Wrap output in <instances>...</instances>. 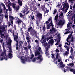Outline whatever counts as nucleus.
Masks as SVG:
<instances>
[{
	"mask_svg": "<svg viewBox=\"0 0 75 75\" xmlns=\"http://www.w3.org/2000/svg\"><path fill=\"white\" fill-rule=\"evenodd\" d=\"M57 10L55 9L54 10L53 13V14H54V15H55V13H57Z\"/></svg>",
	"mask_w": 75,
	"mask_h": 75,
	"instance_id": "79ce46f5",
	"label": "nucleus"
},
{
	"mask_svg": "<svg viewBox=\"0 0 75 75\" xmlns=\"http://www.w3.org/2000/svg\"><path fill=\"white\" fill-rule=\"evenodd\" d=\"M3 20V18H1V17L0 18V23H2V21Z\"/></svg>",
	"mask_w": 75,
	"mask_h": 75,
	"instance_id": "13d9d810",
	"label": "nucleus"
},
{
	"mask_svg": "<svg viewBox=\"0 0 75 75\" xmlns=\"http://www.w3.org/2000/svg\"><path fill=\"white\" fill-rule=\"evenodd\" d=\"M30 16L31 19V20H34V19L35 18V16H32V15H30Z\"/></svg>",
	"mask_w": 75,
	"mask_h": 75,
	"instance_id": "393cba45",
	"label": "nucleus"
},
{
	"mask_svg": "<svg viewBox=\"0 0 75 75\" xmlns=\"http://www.w3.org/2000/svg\"><path fill=\"white\" fill-rule=\"evenodd\" d=\"M59 56V54H58V53H57L56 54V59H58Z\"/></svg>",
	"mask_w": 75,
	"mask_h": 75,
	"instance_id": "ea45409f",
	"label": "nucleus"
},
{
	"mask_svg": "<svg viewBox=\"0 0 75 75\" xmlns=\"http://www.w3.org/2000/svg\"><path fill=\"white\" fill-rule=\"evenodd\" d=\"M68 68L66 69L65 68L64 69V72H66V71H67V70H68Z\"/></svg>",
	"mask_w": 75,
	"mask_h": 75,
	"instance_id": "4d7b16f0",
	"label": "nucleus"
},
{
	"mask_svg": "<svg viewBox=\"0 0 75 75\" xmlns=\"http://www.w3.org/2000/svg\"><path fill=\"white\" fill-rule=\"evenodd\" d=\"M64 47L66 49H67V50L68 51V50H69V47H68V46L65 45L64 46Z\"/></svg>",
	"mask_w": 75,
	"mask_h": 75,
	"instance_id": "c85d7f7f",
	"label": "nucleus"
},
{
	"mask_svg": "<svg viewBox=\"0 0 75 75\" xmlns=\"http://www.w3.org/2000/svg\"><path fill=\"white\" fill-rule=\"evenodd\" d=\"M49 23V21H46L45 23V24L47 25H48V23Z\"/></svg>",
	"mask_w": 75,
	"mask_h": 75,
	"instance_id": "864d4df0",
	"label": "nucleus"
},
{
	"mask_svg": "<svg viewBox=\"0 0 75 75\" xmlns=\"http://www.w3.org/2000/svg\"><path fill=\"white\" fill-rule=\"evenodd\" d=\"M69 50H68L66 51L64 53V55H66V56H68V55H69Z\"/></svg>",
	"mask_w": 75,
	"mask_h": 75,
	"instance_id": "f3484780",
	"label": "nucleus"
},
{
	"mask_svg": "<svg viewBox=\"0 0 75 75\" xmlns=\"http://www.w3.org/2000/svg\"><path fill=\"white\" fill-rule=\"evenodd\" d=\"M2 5L4 7V10H6V6H5V5L3 4V3H2Z\"/></svg>",
	"mask_w": 75,
	"mask_h": 75,
	"instance_id": "c9c22d12",
	"label": "nucleus"
},
{
	"mask_svg": "<svg viewBox=\"0 0 75 75\" xmlns=\"http://www.w3.org/2000/svg\"><path fill=\"white\" fill-rule=\"evenodd\" d=\"M49 47H50V45H48L47 47H46L45 52L49 51H48V50Z\"/></svg>",
	"mask_w": 75,
	"mask_h": 75,
	"instance_id": "b1692460",
	"label": "nucleus"
},
{
	"mask_svg": "<svg viewBox=\"0 0 75 75\" xmlns=\"http://www.w3.org/2000/svg\"><path fill=\"white\" fill-rule=\"evenodd\" d=\"M12 42V40H11V39L9 40V42L7 43V45H8V44H9V45H11V43Z\"/></svg>",
	"mask_w": 75,
	"mask_h": 75,
	"instance_id": "bb28decb",
	"label": "nucleus"
},
{
	"mask_svg": "<svg viewBox=\"0 0 75 75\" xmlns=\"http://www.w3.org/2000/svg\"><path fill=\"white\" fill-rule=\"evenodd\" d=\"M28 6L26 7L25 9V10L26 11H27L28 10Z\"/></svg>",
	"mask_w": 75,
	"mask_h": 75,
	"instance_id": "a18cd8bd",
	"label": "nucleus"
},
{
	"mask_svg": "<svg viewBox=\"0 0 75 75\" xmlns=\"http://www.w3.org/2000/svg\"><path fill=\"white\" fill-rule=\"evenodd\" d=\"M70 53H71V55H73V54H74V50L73 49V48H72V47H71L70 51Z\"/></svg>",
	"mask_w": 75,
	"mask_h": 75,
	"instance_id": "aec40b11",
	"label": "nucleus"
},
{
	"mask_svg": "<svg viewBox=\"0 0 75 75\" xmlns=\"http://www.w3.org/2000/svg\"><path fill=\"white\" fill-rule=\"evenodd\" d=\"M4 43H3V45H2V47H3V48L4 52H3L1 53V56H3V55H4V54H6V49H5V47H4Z\"/></svg>",
	"mask_w": 75,
	"mask_h": 75,
	"instance_id": "0eeeda50",
	"label": "nucleus"
},
{
	"mask_svg": "<svg viewBox=\"0 0 75 75\" xmlns=\"http://www.w3.org/2000/svg\"><path fill=\"white\" fill-rule=\"evenodd\" d=\"M5 17L6 18H8V15H7V14H6V15L5 16Z\"/></svg>",
	"mask_w": 75,
	"mask_h": 75,
	"instance_id": "e2e57ef3",
	"label": "nucleus"
},
{
	"mask_svg": "<svg viewBox=\"0 0 75 75\" xmlns=\"http://www.w3.org/2000/svg\"><path fill=\"white\" fill-rule=\"evenodd\" d=\"M46 55L48 56L49 55V51L45 52Z\"/></svg>",
	"mask_w": 75,
	"mask_h": 75,
	"instance_id": "58836bf2",
	"label": "nucleus"
},
{
	"mask_svg": "<svg viewBox=\"0 0 75 75\" xmlns=\"http://www.w3.org/2000/svg\"><path fill=\"white\" fill-rule=\"evenodd\" d=\"M43 45H44V47H47V45L48 46V45H49L48 44H47V43H45Z\"/></svg>",
	"mask_w": 75,
	"mask_h": 75,
	"instance_id": "e433bc0d",
	"label": "nucleus"
},
{
	"mask_svg": "<svg viewBox=\"0 0 75 75\" xmlns=\"http://www.w3.org/2000/svg\"><path fill=\"white\" fill-rule=\"evenodd\" d=\"M19 47H20L22 45V44H23V41H21L19 42Z\"/></svg>",
	"mask_w": 75,
	"mask_h": 75,
	"instance_id": "7c9ffc66",
	"label": "nucleus"
},
{
	"mask_svg": "<svg viewBox=\"0 0 75 75\" xmlns=\"http://www.w3.org/2000/svg\"><path fill=\"white\" fill-rule=\"evenodd\" d=\"M8 56L9 58H12L13 57V54H11V53H9L8 54Z\"/></svg>",
	"mask_w": 75,
	"mask_h": 75,
	"instance_id": "5701e85b",
	"label": "nucleus"
},
{
	"mask_svg": "<svg viewBox=\"0 0 75 75\" xmlns=\"http://www.w3.org/2000/svg\"><path fill=\"white\" fill-rule=\"evenodd\" d=\"M32 30L31 32L30 33L31 34H32V35H34L35 34H38V32H37V31L35 30H34L33 29H32Z\"/></svg>",
	"mask_w": 75,
	"mask_h": 75,
	"instance_id": "20e7f679",
	"label": "nucleus"
},
{
	"mask_svg": "<svg viewBox=\"0 0 75 75\" xmlns=\"http://www.w3.org/2000/svg\"><path fill=\"white\" fill-rule=\"evenodd\" d=\"M4 59H5V60H7V56H6V57H4Z\"/></svg>",
	"mask_w": 75,
	"mask_h": 75,
	"instance_id": "680f3d73",
	"label": "nucleus"
},
{
	"mask_svg": "<svg viewBox=\"0 0 75 75\" xmlns=\"http://www.w3.org/2000/svg\"><path fill=\"white\" fill-rule=\"evenodd\" d=\"M0 35H1V38H3V37L4 36V34L3 33H2Z\"/></svg>",
	"mask_w": 75,
	"mask_h": 75,
	"instance_id": "a19ab883",
	"label": "nucleus"
},
{
	"mask_svg": "<svg viewBox=\"0 0 75 75\" xmlns=\"http://www.w3.org/2000/svg\"><path fill=\"white\" fill-rule=\"evenodd\" d=\"M40 42L42 43V44H43V43H42V42H43V39H41L40 40Z\"/></svg>",
	"mask_w": 75,
	"mask_h": 75,
	"instance_id": "bf43d9fd",
	"label": "nucleus"
},
{
	"mask_svg": "<svg viewBox=\"0 0 75 75\" xmlns=\"http://www.w3.org/2000/svg\"><path fill=\"white\" fill-rule=\"evenodd\" d=\"M23 48L25 50H27V47H23Z\"/></svg>",
	"mask_w": 75,
	"mask_h": 75,
	"instance_id": "338daca9",
	"label": "nucleus"
},
{
	"mask_svg": "<svg viewBox=\"0 0 75 75\" xmlns=\"http://www.w3.org/2000/svg\"><path fill=\"white\" fill-rule=\"evenodd\" d=\"M9 18H10V19H11L10 20V22L11 23L12 25L13 24V22L14 21H13V20L14 19V18L11 15H9Z\"/></svg>",
	"mask_w": 75,
	"mask_h": 75,
	"instance_id": "1a4fd4ad",
	"label": "nucleus"
},
{
	"mask_svg": "<svg viewBox=\"0 0 75 75\" xmlns=\"http://www.w3.org/2000/svg\"><path fill=\"white\" fill-rule=\"evenodd\" d=\"M45 25L44 24V25L43 28H42V30L43 31H45Z\"/></svg>",
	"mask_w": 75,
	"mask_h": 75,
	"instance_id": "473e14b6",
	"label": "nucleus"
},
{
	"mask_svg": "<svg viewBox=\"0 0 75 75\" xmlns=\"http://www.w3.org/2000/svg\"><path fill=\"white\" fill-rule=\"evenodd\" d=\"M71 42H72L73 43H74V37H72L71 38Z\"/></svg>",
	"mask_w": 75,
	"mask_h": 75,
	"instance_id": "f704fd0d",
	"label": "nucleus"
},
{
	"mask_svg": "<svg viewBox=\"0 0 75 75\" xmlns=\"http://www.w3.org/2000/svg\"><path fill=\"white\" fill-rule=\"evenodd\" d=\"M54 43V39H51L48 42V44L52 45Z\"/></svg>",
	"mask_w": 75,
	"mask_h": 75,
	"instance_id": "423d86ee",
	"label": "nucleus"
},
{
	"mask_svg": "<svg viewBox=\"0 0 75 75\" xmlns=\"http://www.w3.org/2000/svg\"><path fill=\"white\" fill-rule=\"evenodd\" d=\"M69 32L68 31L65 32L64 34H68V33H69Z\"/></svg>",
	"mask_w": 75,
	"mask_h": 75,
	"instance_id": "69168bd1",
	"label": "nucleus"
},
{
	"mask_svg": "<svg viewBox=\"0 0 75 75\" xmlns=\"http://www.w3.org/2000/svg\"><path fill=\"white\" fill-rule=\"evenodd\" d=\"M36 61V59L35 58H34L32 60L33 62H35Z\"/></svg>",
	"mask_w": 75,
	"mask_h": 75,
	"instance_id": "5fc2aeb1",
	"label": "nucleus"
},
{
	"mask_svg": "<svg viewBox=\"0 0 75 75\" xmlns=\"http://www.w3.org/2000/svg\"><path fill=\"white\" fill-rule=\"evenodd\" d=\"M62 5L63 6V7L61 9L62 11H64L65 9H68V8H69V5L68 4H65L64 5L63 4Z\"/></svg>",
	"mask_w": 75,
	"mask_h": 75,
	"instance_id": "f03ea898",
	"label": "nucleus"
},
{
	"mask_svg": "<svg viewBox=\"0 0 75 75\" xmlns=\"http://www.w3.org/2000/svg\"><path fill=\"white\" fill-rule=\"evenodd\" d=\"M26 38L27 40H30V38H30V37H29V36H28L26 37Z\"/></svg>",
	"mask_w": 75,
	"mask_h": 75,
	"instance_id": "37998d69",
	"label": "nucleus"
},
{
	"mask_svg": "<svg viewBox=\"0 0 75 75\" xmlns=\"http://www.w3.org/2000/svg\"><path fill=\"white\" fill-rule=\"evenodd\" d=\"M38 50L39 52H41V47H39Z\"/></svg>",
	"mask_w": 75,
	"mask_h": 75,
	"instance_id": "774afa93",
	"label": "nucleus"
},
{
	"mask_svg": "<svg viewBox=\"0 0 75 75\" xmlns=\"http://www.w3.org/2000/svg\"><path fill=\"white\" fill-rule=\"evenodd\" d=\"M49 12V10L48 9L46 10V11H44V15H45V14H46V13H48V12Z\"/></svg>",
	"mask_w": 75,
	"mask_h": 75,
	"instance_id": "cd10ccee",
	"label": "nucleus"
},
{
	"mask_svg": "<svg viewBox=\"0 0 75 75\" xmlns=\"http://www.w3.org/2000/svg\"><path fill=\"white\" fill-rule=\"evenodd\" d=\"M0 30H2V31L4 32L6 31V30H5L4 26H0Z\"/></svg>",
	"mask_w": 75,
	"mask_h": 75,
	"instance_id": "ddd939ff",
	"label": "nucleus"
},
{
	"mask_svg": "<svg viewBox=\"0 0 75 75\" xmlns=\"http://www.w3.org/2000/svg\"><path fill=\"white\" fill-rule=\"evenodd\" d=\"M2 13H3V10L1 8L0 9V16L1 17H3V16L2 15Z\"/></svg>",
	"mask_w": 75,
	"mask_h": 75,
	"instance_id": "412c9836",
	"label": "nucleus"
},
{
	"mask_svg": "<svg viewBox=\"0 0 75 75\" xmlns=\"http://www.w3.org/2000/svg\"><path fill=\"white\" fill-rule=\"evenodd\" d=\"M16 6L15 5V4H13L12 5V7L13 8H15L16 7Z\"/></svg>",
	"mask_w": 75,
	"mask_h": 75,
	"instance_id": "49530a36",
	"label": "nucleus"
},
{
	"mask_svg": "<svg viewBox=\"0 0 75 75\" xmlns=\"http://www.w3.org/2000/svg\"><path fill=\"white\" fill-rule=\"evenodd\" d=\"M36 24L38 27H39V23H38V21H36Z\"/></svg>",
	"mask_w": 75,
	"mask_h": 75,
	"instance_id": "6e6d98bb",
	"label": "nucleus"
},
{
	"mask_svg": "<svg viewBox=\"0 0 75 75\" xmlns=\"http://www.w3.org/2000/svg\"><path fill=\"white\" fill-rule=\"evenodd\" d=\"M23 57H24V58H25L24 56H22L21 57V59L22 60V62H23V63H24L25 61V59H23Z\"/></svg>",
	"mask_w": 75,
	"mask_h": 75,
	"instance_id": "a878e982",
	"label": "nucleus"
},
{
	"mask_svg": "<svg viewBox=\"0 0 75 75\" xmlns=\"http://www.w3.org/2000/svg\"><path fill=\"white\" fill-rule=\"evenodd\" d=\"M58 13H57L56 14V16L55 17L54 20H56V21H58Z\"/></svg>",
	"mask_w": 75,
	"mask_h": 75,
	"instance_id": "6ab92c4d",
	"label": "nucleus"
},
{
	"mask_svg": "<svg viewBox=\"0 0 75 75\" xmlns=\"http://www.w3.org/2000/svg\"><path fill=\"white\" fill-rule=\"evenodd\" d=\"M18 3L19 4V6H22L23 3L22 2V1L21 0H18Z\"/></svg>",
	"mask_w": 75,
	"mask_h": 75,
	"instance_id": "dca6fc26",
	"label": "nucleus"
},
{
	"mask_svg": "<svg viewBox=\"0 0 75 75\" xmlns=\"http://www.w3.org/2000/svg\"><path fill=\"white\" fill-rule=\"evenodd\" d=\"M13 37H14V40H17L18 39V33L17 32H16L15 33L13 32Z\"/></svg>",
	"mask_w": 75,
	"mask_h": 75,
	"instance_id": "39448f33",
	"label": "nucleus"
},
{
	"mask_svg": "<svg viewBox=\"0 0 75 75\" xmlns=\"http://www.w3.org/2000/svg\"><path fill=\"white\" fill-rule=\"evenodd\" d=\"M46 41H47V39H44L43 40L42 43H45V42H46Z\"/></svg>",
	"mask_w": 75,
	"mask_h": 75,
	"instance_id": "c03bdc74",
	"label": "nucleus"
},
{
	"mask_svg": "<svg viewBox=\"0 0 75 75\" xmlns=\"http://www.w3.org/2000/svg\"><path fill=\"white\" fill-rule=\"evenodd\" d=\"M19 14H20V17H23V15L22 13H19Z\"/></svg>",
	"mask_w": 75,
	"mask_h": 75,
	"instance_id": "de8ad7c7",
	"label": "nucleus"
},
{
	"mask_svg": "<svg viewBox=\"0 0 75 75\" xmlns=\"http://www.w3.org/2000/svg\"><path fill=\"white\" fill-rule=\"evenodd\" d=\"M25 34L26 37H29V34L27 32L25 33Z\"/></svg>",
	"mask_w": 75,
	"mask_h": 75,
	"instance_id": "4c0bfd02",
	"label": "nucleus"
},
{
	"mask_svg": "<svg viewBox=\"0 0 75 75\" xmlns=\"http://www.w3.org/2000/svg\"><path fill=\"white\" fill-rule=\"evenodd\" d=\"M36 16L37 17L39 18V20H40L41 19H42V14L41 13H39L37 14Z\"/></svg>",
	"mask_w": 75,
	"mask_h": 75,
	"instance_id": "6e6552de",
	"label": "nucleus"
},
{
	"mask_svg": "<svg viewBox=\"0 0 75 75\" xmlns=\"http://www.w3.org/2000/svg\"><path fill=\"white\" fill-rule=\"evenodd\" d=\"M3 31L1 30L0 29V34H1L3 33Z\"/></svg>",
	"mask_w": 75,
	"mask_h": 75,
	"instance_id": "0e129e2a",
	"label": "nucleus"
},
{
	"mask_svg": "<svg viewBox=\"0 0 75 75\" xmlns=\"http://www.w3.org/2000/svg\"><path fill=\"white\" fill-rule=\"evenodd\" d=\"M74 65V63H70L68 64V66H67V68H70L69 67H70V66H71V67H73Z\"/></svg>",
	"mask_w": 75,
	"mask_h": 75,
	"instance_id": "4468645a",
	"label": "nucleus"
},
{
	"mask_svg": "<svg viewBox=\"0 0 75 75\" xmlns=\"http://www.w3.org/2000/svg\"><path fill=\"white\" fill-rule=\"evenodd\" d=\"M71 37H72L71 35H69L68 37L66 39V41L67 42H69V40L71 38Z\"/></svg>",
	"mask_w": 75,
	"mask_h": 75,
	"instance_id": "2eb2a0df",
	"label": "nucleus"
},
{
	"mask_svg": "<svg viewBox=\"0 0 75 75\" xmlns=\"http://www.w3.org/2000/svg\"><path fill=\"white\" fill-rule=\"evenodd\" d=\"M53 23H52V21H51V22H50V23L48 25H46L47 27V29H50V26H52Z\"/></svg>",
	"mask_w": 75,
	"mask_h": 75,
	"instance_id": "9d476101",
	"label": "nucleus"
},
{
	"mask_svg": "<svg viewBox=\"0 0 75 75\" xmlns=\"http://www.w3.org/2000/svg\"><path fill=\"white\" fill-rule=\"evenodd\" d=\"M55 61H56V60H55V59H54L53 60V62H54L55 63V64H57V61H56V62H55Z\"/></svg>",
	"mask_w": 75,
	"mask_h": 75,
	"instance_id": "3c124183",
	"label": "nucleus"
},
{
	"mask_svg": "<svg viewBox=\"0 0 75 75\" xmlns=\"http://www.w3.org/2000/svg\"><path fill=\"white\" fill-rule=\"evenodd\" d=\"M37 9V6H35L33 7V9L34 10H36Z\"/></svg>",
	"mask_w": 75,
	"mask_h": 75,
	"instance_id": "8fccbe9b",
	"label": "nucleus"
},
{
	"mask_svg": "<svg viewBox=\"0 0 75 75\" xmlns=\"http://www.w3.org/2000/svg\"><path fill=\"white\" fill-rule=\"evenodd\" d=\"M38 55H39L38 57L37 58L38 59H39L40 61H42L43 60V59L42 57H41V55H40V53L38 50H37L35 52V57H37Z\"/></svg>",
	"mask_w": 75,
	"mask_h": 75,
	"instance_id": "f257e3e1",
	"label": "nucleus"
},
{
	"mask_svg": "<svg viewBox=\"0 0 75 75\" xmlns=\"http://www.w3.org/2000/svg\"><path fill=\"white\" fill-rule=\"evenodd\" d=\"M19 8H20V6H19V5H18L17 6H16L14 10H15L16 11H17L19 10Z\"/></svg>",
	"mask_w": 75,
	"mask_h": 75,
	"instance_id": "a211bd4d",
	"label": "nucleus"
},
{
	"mask_svg": "<svg viewBox=\"0 0 75 75\" xmlns=\"http://www.w3.org/2000/svg\"><path fill=\"white\" fill-rule=\"evenodd\" d=\"M50 33H51V34H53V32H56V30L55 29V28L54 27H52V30L50 29Z\"/></svg>",
	"mask_w": 75,
	"mask_h": 75,
	"instance_id": "f8f14e48",
	"label": "nucleus"
},
{
	"mask_svg": "<svg viewBox=\"0 0 75 75\" xmlns=\"http://www.w3.org/2000/svg\"><path fill=\"white\" fill-rule=\"evenodd\" d=\"M22 27L23 28H25V27H26V25H25V24H24V23H23L22 24Z\"/></svg>",
	"mask_w": 75,
	"mask_h": 75,
	"instance_id": "72a5a7b5",
	"label": "nucleus"
},
{
	"mask_svg": "<svg viewBox=\"0 0 75 75\" xmlns=\"http://www.w3.org/2000/svg\"><path fill=\"white\" fill-rule=\"evenodd\" d=\"M62 24V20H60L59 21L58 23L57 24V25H61Z\"/></svg>",
	"mask_w": 75,
	"mask_h": 75,
	"instance_id": "4be33fe9",
	"label": "nucleus"
},
{
	"mask_svg": "<svg viewBox=\"0 0 75 75\" xmlns=\"http://www.w3.org/2000/svg\"><path fill=\"white\" fill-rule=\"evenodd\" d=\"M59 64H60V68H64V67H65V64H63V62H60V63H59Z\"/></svg>",
	"mask_w": 75,
	"mask_h": 75,
	"instance_id": "9b49d317",
	"label": "nucleus"
},
{
	"mask_svg": "<svg viewBox=\"0 0 75 75\" xmlns=\"http://www.w3.org/2000/svg\"><path fill=\"white\" fill-rule=\"evenodd\" d=\"M56 53L59 52V50H58V49L57 48L56 50Z\"/></svg>",
	"mask_w": 75,
	"mask_h": 75,
	"instance_id": "09e8293b",
	"label": "nucleus"
},
{
	"mask_svg": "<svg viewBox=\"0 0 75 75\" xmlns=\"http://www.w3.org/2000/svg\"><path fill=\"white\" fill-rule=\"evenodd\" d=\"M15 40L16 42V47H18V41H17V40Z\"/></svg>",
	"mask_w": 75,
	"mask_h": 75,
	"instance_id": "c756f323",
	"label": "nucleus"
},
{
	"mask_svg": "<svg viewBox=\"0 0 75 75\" xmlns=\"http://www.w3.org/2000/svg\"><path fill=\"white\" fill-rule=\"evenodd\" d=\"M24 45H25V46H27V43L26 41H25L24 42Z\"/></svg>",
	"mask_w": 75,
	"mask_h": 75,
	"instance_id": "603ef678",
	"label": "nucleus"
},
{
	"mask_svg": "<svg viewBox=\"0 0 75 75\" xmlns=\"http://www.w3.org/2000/svg\"><path fill=\"white\" fill-rule=\"evenodd\" d=\"M21 23H23V21L19 18H18L17 21H16V24H17L18 25H20Z\"/></svg>",
	"mask_w": 75,
	"mask_h": 75,
	"instance_id": "7ed1b4c3",
	"label": "nucleus"
},
{
	"mask_svg": "<svg viewBox=\"0 0 75 75\" xmlns=\"http://www.w3.org/2000/svg\"><path fill=\"white\" fill-rule=\"evenodd\" d=\"M57 37L59 39H60L61 38V37H60V35L59 34L57 35Z\"/></svg>",
	"mask_w": 75,
	"mask_h": 75,
	"instance_id": "052dcab7",
	"label": "nucleus"
},
{
	"mask_svg": "<svg viewBox=\"0 0 75 75\" xmlns=\"http://www.w3.org/2000/svg\"><path fill=\"white\" fill-rule=\"evenodd\" d=\"M32 27L31 26L30 27H29L28 29L27 32H29L31 30H32Z\"/></svg>",
	"mask_w": 75,
	"mask_h": 75,
	"instance_id": "2f4dec72",
	"label": "nucleus"
}]
</instances>
